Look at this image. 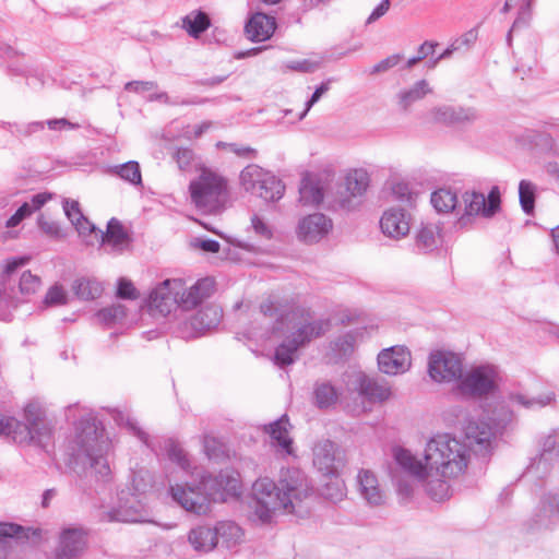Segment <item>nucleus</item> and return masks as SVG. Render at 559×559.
Returning a JSON list of instances; mask_svg holds the SVG:
<instances>
[{"instance_id": "nucleus-1", "label": "nucleus", "mask_w": 559, "mask_h": 559, "mask_svg": "<svg viewBox=\"0 0 559 559\" xmlns=\"http://www.w3.org/2000/svg\"><path fill=\"white\" fill-rule=\"evenodd\" d=\"M471 447L450 433L431 437L425 447V464L408 450L396 449V463L409 474L427 495L436 501H444L451 496L449 480L461 476L467 468Z\"/></svg>"}, {"instance_id": "nucleus-2", "label": "nucleus", "mask_w": 559, "mask_h": 559, "mask_svg": "<svg viewBox=\"0 0 559 559\" xmlns=\"http://www.w3.org/2000/svg\"><path fill=\"white\" fill-rule=\"evenodd\" d=\"M312 495L310 479L296 467L282 469L277 484L269 477L259 478L252 485L250 519L269 524L280 512L305 516Z\"/></svg>"}, {"instance_id": "nucleus-3", "label": "nucleus", "mask_w": 559, "mask_h": 559, "mask_svg": "<svg viewBox=\"0 0 559 559\" xmlns=\"http://www.w3.org/2000/svg\"><path fill=\"white\" fill-rule=\"evenodd\" d=\"M260 309L265 317L277 316L273 329L274 332H281L283 340L275 349L274 362L280 367L294 364L300 348L323 336L331 328L330 320L317 318L302 308L278 312L272 301H266Z\"/></svg>"}, {"instance_id": "nucleus-4", "label": "nucleus", "mask_w": 559, "mask_h": 559, "mask_svg": "<svg viewBox=\"0 0 559 559\" xmlns=\"http://www.w3.org/2000/svg\"><path fill=\"white\" fill-rule=\"evenodd\" d=\"M70 450L71 464L75 471L90 472L103 480L110 476L108 461L110 440L105 429L95 419L87 418L79 423Z\"/></svg>"}, {"instance_id": "nucleus-5", "label": "nucleus", "mask_w": 559, "mask_h": 559, "mask_svg": "<svg viewBox=\"0 0 559 559\" xmlns=\"http://www.w3.org/2000/svg\"><path fill=\"white\" fill-rule=\"evenodd\" d=\"M238 478L229 472H221L216 476H202L200 486L176 485L170 493L181 508L194 514H205L210 503L226 501L229 496L239 493Z\"/></svg>"}, {"instance_id": "nucleus-6", "label": "nucleus", "mask_w": 559, "mask_h": 559, "mask_svg": "<svg viewBox=\"0 0 559 559\" xmlns=\"http://www.w3.org/2000/svg\"><path fill=\"white\" fill-rule=\"evenodd\" d=\"M214 288V281L205 277L187 286L181 278L165 280L150 295L151 306L163 314H168L174 308L188 311L209 298Z\"/></svg>"}, {"instance_id": "nucleus-7", "label": "nucleus", "mask_w": 559, "mask_h": 559, "mask_svg": "<svg viewBox=\"0 0 559 559\" xmlns=\"http://www.w3.org/2000/svg\"><path fill=\"white\" fill-rule=\"evenodd\" d=\"M191 202L204 212L218 211L227 197V181L210 168H201L189 185Z\"/></svg>"}, {"instance_id": "nucleus-8", "label": "nucleus", "mask_w": 559, "mask_h": 559, "mask_svg": "<svg viewBox=\"0 0 559 559\" xmlns=\"http://www.w3.org/2000/svg\"><path fill=\"white\" fill-rule=\"evenodd\" d=\"M488 421L471 420L464 427L466 440L479 450H488L492 439L503 432L514 421V414L509 406L498 405L488 417Z\"/></svg>"}, {"instance_id": "nucleus-9", "label": "nucleus", "mask_w": 559, "mask_h": 559, "mask_svg": "<svg viewBox=\"0 0 559 559\" xmlns=\"http://www.w3.org/2000/svg\"><path fill=\"white\" fill-rule=\"evenodd\" d=\"M239 179L245 191L265 201H277L285 191V187L280 179L255 164L245 167Z\"/></svg>"}, {"instance_id": "nucleus-10", "label": "nucleus", "mask_w": 559, "mask_h": 559, "mask_svg": "<svg viewBox=\"0 0 559 559\" xmlns=\"http://www.w3.org/2000/svg\"><path fill=\"white\" fill-rule=\"evenodd\" d=\"M501 380L499 369L493 365H480L464 372L457 383L460 394L471 397H483L493 393Z\"/></svg>"}, {"instance_id": "nucleus-11", "label": "nucleus", "mask_w": 559, "mask_h": 559, "mask_svg": "<svg viewBox=\"0 0 559 559\" xmlns=\"http://www.w3.org/2000/svg\"><path fill=\"white\" fill-rule=\"evenodd\" d=\"M463 357L450 350H435L428 357V374L437 383H459L463 376Z\"/></svg>"}, {"instance_id": "nucleus-12", "label": "nucleus", "mask_w": 559, "mask_h": 559, "mask_svg": "<svg viewBox=\"0 0 559 559\" xmlns=\"http://www.w3.org/2000/svg\"><path fill=\"white\" fill-rule=\"evenodd\" d=\"M223 317L222 309L216 305H206L189 317H180L178 334L182 338H192L215 329Z\"/></svg>"}, {"instance_id": "nucleus-13", "label": "nucleus", "mask_w": 559, "mask_h": 559, "mask_svg": "<svg viewBox=\"0 0 559 559\" xmlns=\"http://www.w3.org/2000/svg\"><path fill=\"white\" fill-rule=\"evenodd\" d=\"M462 201L464 210L459 222L461 225H466L475 216L492 217L500 210V191L498 187H492L487 199L480 192H465Z\"/></svg>"}, {"instance_id": "nucleus-14", "label": "nucleus", "mask_w": 559, "mask_h": 559, "mask_svg": "<svg viewBox=\"0 0 559 559\" xmlns=\"http://www.w3.org/2000/svg\"><path fill=\"white\" fill-rule=\"evenodd\" d=\"M29 262L28 257H17L7 259L2 265L0 274V319L8 321L11 311L17 307L20 299L13 287H9L12 275L17 270L25 266Z\"/></svg>"}, {"instance_id": "nucleus-15", "label": "nucleus", "mask_w": 559, "mask_h": 559, "mask_svg": "<svg viewBox=\"0 0 559 559\" xmlns=\"http://www.w3.org/2000/svg\"><path fill=\"white\" fill-rule=\"evenodd\" d=\"M333 228L332 219L323 213H312L299 218L296 225L297 239L307 245L320 242Z\"/></svg>"}, {"instance_id": "nucleus-16", "label": "nucleus", "mask_w": 559, "mask_h": 559, "mask_svg": "<svg viewBox=\"0 0 559 559\" xmlns=\"http://www.w3.org/2000/svg\"><path fill=\"white\" fill-rule=\"evenodd\" d=\"M86 545L87 533L82 526H66L59 533L55 550L56 558L76 559L84 552Z\"/></svg>"}, {"instance_id": "nucleus-17", "label": "nucleus", "mask_w": 559, "mask_h": 559, "mask_svg": "<svg viewBox=\"0 0 559 559\" xmlns=\"http://www.w3.org/2000/svg\"><path fill=\"white\" fill-rule=\"evenodd\" d=\"M312 463L323 477L340 474L344 462L336 443L331 440H320L312 449Z\"/></svg>"}, {"instance_id": "nucleus-18", "label": "nucleus", "mask_w": 559, "mask_h": 559, "mask_svg": "<svg viewBox=\"0 0 559 559\" xmlns=\"http://www.w3.org/2000/svg\"><path fill=\"white\" fill-rule=\"evenodd\" d=\"M378 366L389 376L405 373L412 366L411 352L401 345L384 348L378 355Z\"/></svg>"}, {"instance_id": "nucleus-19", "label": "nucleus", "mask_w": 559, "mask_h": 559, "mask_svg": "<svg viewBox=\"0 0 559 559\" xmlns=\"http://www.w3.org/2000/svg\"><path fill=\"white\" fill-rule=\"evenodd\" d=\"M349 384L359 395L371 402H384L392 396L391 388L386 382L370 378L362 372L353 373Z\"/></svg>"}, {"instance_id": "nucleus-20", "label": "nucleus", "mask_w": 559, "mask_h": 559, "mask_svg": "<svg viewBox=\"0 0 559 559\" xmlns=\"http://www.w3.org/2000/svg\"><path fill=\"white\" fill-rule=\"evenodd\" d=\"M104 519L109 522H126L136 523L143 522L144 509L141 501L135 495H131L129 498H119V504L111 510L104 512Z\"/></svg>"}, {"instance_id": "nucleus-21", "label": "nucleus", "mask_w": 559, "mask_h": 559, "mask_svg": "<svg viewBox=\"0 0 559 559\" xmlns=\"http://www.w3.org/2000/svg\"><path fill=\"white\" fill-rule=\"evenodd\" d=\"M25 417L27 423L26 429L29 432V439L23 443H35L41 448H46L51 439L52 429L50 424L40 417L39 413L35 411V407L28 405L25 408Z\"/></svg>"}, {"instance_id": "nucleus-22", "label": "nucleus", "mask_w": 559, "mask_h": 559, "mask_svg": "<svg viewBox=\"0 0 559 559\" xmlns=\"http://www.w3.org/2000/svg\"><path fill=\"white\" fill-rule=\"evenodd\" d=\"M380 227L388 237L401 239L409 233V215L404 210L390 209L383 213Z\"/></svg>"}, {"instance_id": "nucleus-23", "label": "nucleus", "mask_w": 559, "mask_h": 559, "mask_svg": "<svg viewBox=\"0 0 559 559\" xmlns=\"http://www.w3.org/2000/svg\"><path fill=\"white\" fill-rule=\"evenodd\" d=\"M559 519V493L545 495L532 518L534 528H551Z\"/></svg>"}, {"instance_id": "nucleus-24", "label": "nucleus", "mask_w": 559, "mask_h": 559, "mask_svg": "<svg viewBox=\"0 0 559 559\" xmlns=\"http://www.w3.org/2000/svg\"><path fill=\"white\" fill-rule=\"evenodd\" d=\"M325 181L316 174H306L299 187V202L305 206H318L324 198Z\"/></svg>"}, {"instance_id": "nucleus-25", "label": "nucleus", "mask_w": 559, "mask_h": 559, "mask_svg": "<svg viewBox=\"0 0 559 559\" xmlns=\"http://www.w3.org/2000/svg\"><path fill=\"white\" fill-rule=\"evenodd\" d=\"M27 538L28 535L23 526L0 522V559H11L14 549Z\"/></svg>"}, {"instance_id": "nucleus-26", "label": "nucleus", "mask_w": 559, "mask_h": 559, "mask_svg": "<svg viewBox=\"0 0 559 559\" xmlns=\"http://www.w3.org/2000/svg\"><path fill=\"white\" fill-rule=\"evenodd\" d=\"M346 191L349 197L340 199V206L345 210H350L355 206L352 198H360L365 194L369 187V175L364 169H354L345 177Z\"/></svg>"}, {"instance_id": "nucleus-27", "label": "nucleus", "mask_w": 559, "mask_h": 559, "mask_svg": "<svg viewBox=\"0 0 559 559\" xmlns=\"http://www.w3.org/2000/svg\"><path fill=\"white\" fill-rule=\"evenodd\" d=\"M290 424L286 415L264 426V432L271 438V443L278 447L285 454H293V439L289 435Z\"/></svg>"}, {"instance_id": "nucleus-28", "label": "nucleus", "mask_w": 559, "mask_h": 559, "mask_svg": "<svg viewBox=\"0 0 559 559\" xmlns=\"http://www.w3.org/2000/svg\"><path fill=\"white\" fill-rule=\"evenodd\" d=\"M276 28L275 19L264 13H255L246 24V34L252 41L269 39Z\"/></svg>"}, {"instance_id": "nucleus-29", "label": "nucleus", "mask_w": 559, "mask_h": 559, "mask_svg": "<svg viewBox=\"0 0 559 559\" xmlns=\"http://www.w3.org/2000/svg\"><path fill=\"white\" fill-rule=\"evenodd\" d=\"M357 485L360 496L370 506H380L383 502V493L376 475L369 469H361L357 475Z\"/></svg>"}, {"instance_id": "nucleus-30", "label": "nucleus", "mask_w": 559, "mask_h": 559, "mask_svg": "<svg viewBox=\"0 0 559 559\" xmlns=\"http://www.w3.org/2000/svg\"><path fill=\"white\" fill-rule=\"evenodd\" d=\"M99 234L103 246L105 249L110 247V252H121L130 245V237L128 233L124 230L122 224L116 218H111L108 222L106 233L99 231Z\"/></svg>"}, {"instance_id": "nucleus-31", "label": "nucleus", "mask_w": 559, "mask_h": 559, "mask_svg": "<svg viewBox=\"0 0 559 559\" xmlns=\"http://www.w3.org/2000/svg\"><path fill=\"white\" fill-rule=\"evenodd\" d=\"M214 528L217 544L221 542L226 548H234L243 540V531L235 522L222 521Z\"/></svg>"}, {"instance_id": "nucleus-32", "label": "nucleus", "mask_w": 559, "mask_h": 559, "mask_svg": "<svg viewBox=\"0 0 559 559\" xmlns=\"http://www.w3.org/2000/svg\"><path fill=\"white\" fill-rule=\"evenodd\" d=\"M188 540L195 551H211L217 545L215 528L210 526L194 527L189 532Z\"/></svg>"}, {"instance_id": "nucleus-33", "label": "nucleus", "mask_w": 559, "mask_h": 559, "mask_svg": "<svg viewBox=\"0 0 559 559\" xmlns=\"http://www.w3.org/2000/svg\"><path fill=\"white\" fill-rule=\"evenodd\" d=\"M0 435L10 437L14 442L21 444L31 438L25 423L3 414H0Z\"/></svg>"}, {"instance_id": "nucleus-34", "label": "nucleus", "mask_w": 559, "mask_h": 559, "mask_svg": "<svg viewBox=\"0 0 559 559\" xmlns=\"http://www.w3.org/2000/svg\"><path fill=\"white\" fill-rule=\"evenodd\" d=\"M432 88L426 80L416 82L409 88H405L399 92L397 100L399 105L403 109H408L414 103L423 99L426 95L430 94Z\"/></svg>"}, {"instance_id": "nucleus-35", "label": "nucleus", "mask_w": 559, "mask_h": 559, "mask_svg": "<svg viewBox=\"0 0 559 559\" xmlns=\"http://www.w3.org/2000/svg\"><path fill=\"white\" fill-rule=\"evenodd\" d=\"M440 240L439 228L429 224L423 226L416 234L415 246L423 253L431 252L437 249Z\"/></svg>"}, {"instance_id": "nucleus-36", "label": "nucleus", "mask_w": 559, "mask_h": 559, "mask_svg": "<svg viewBox=\"0 0 559 559\" xmlns=\"http://www.w3.org/2000/svg\"><path fill=\"white\" fill-rule=\"evenodd\" d=\"M210 24L207 14L202 11H192L182 19V28L194 38L205 32Z\"/></svg>"}, {"instance_id": "nucleus-37", "label": "nucleus", "mask_w": 559, "mask_h": 559, "mask_svg": "<svg viewBox=\"0 0 559 559\" xmlns=\"http://www.w3.org/2000/svg\"><path fill=\"white\" fill-rule=\"evenodd\" d=\"M325 478L320 489L321 495L334 503L342 501L346 497V486L340 474L325 476Z\"/></svg>"}, {"instance_id": "nucleus-38", "label": "nucleus", "mask_w": 559, "mask_h": 559, "mask_svg": "<svg viewBox=\"0 0 559 559\" xmlns=\"http://www.w3.org/2000/svg\"><path fill=\"white\" fill-rule=\"evenodd\" d=\"M511 403L520 405L526 409H539L549 405L554 401V393L547 392L538 396H528L522 393H512L509 396Z\"/></svg>"}, {"instance_id": "nucleus-39", "label": "nucleus", "mask_w": 559, "mask_h": 559, "mask_svg": "<svg viewBox=\"0 0 559 559\" xmlns=\"http://www.w3.org/2000/svg\"><path fill=\"white\" fill-rule=\"evenodd\" d=\"M74 294L83 300L98 298L103 293V286L99 282L92 278H78L72 284Z\"/></svg>"}, {"instance_id": "nucleus-40", "label": "nucleus", "mask_w": 559, "mask_h": 559, "mask_svg": "<svg viewBox=\"0 0 559 559\" xmlns=\"http://www.w3.org/2000/svg\"><path fill=\"white\" fill-rule=\"evenodd\" d=\"M431 204L440 213H450L457 206L456 193L450 189H439L431 194Z\"/></svg>"}, {"instance_id": "nucleus-41", "label": "nucleus", "mask_w": 559, "mask_h": 559, "mask_svg": "<svg viewBox=\"0 0 559 559\" xmlns=\"http://www.w3.org/2000/svg\"><path fill=\"white\" fill-rule=\"evenodd\" d=\"M536 187L528 180H521L519 185V199L523 212L532 215L535 209Z\"/></svg>"}, {"instance_id": "nucleus-42", "label": "nucleus", "mask_w": 559, "mask_h": 559, "mask_svg": "<svg viewBox=\"0 0 559 559\" xmlns=\"http://www.w3.org/2000/svg\"><path fill=\"white\" fill-rule=\"evenodd\" d=\"M337 396L335 388L328 382L318 383L314 388L316 404L320 408H328L335 404Z\"/></svg>"}, {"instance_id": "nucleus-43", "label": "nucleus", "mask_w": 559, "mask_h": 559, "mask_svg": "<svg viewBox=\"0 0 559 559\" xmlns=\"http://www.w3.org/2000/svg\"><path fill=\"white\" fill-rule=\"evenodd\" d=\"M166 451L171 462L176 463L185 472H189L191 467L190 459L179 443L168 440L166 442Z\"/></svg>"}, {"instance_id": "nucleus-44", "label": "nucleus", "mask_w": 559, "mask_h": 559, "mask_svg": "<svg viewBox=\"0 0 559 559\" xmlns=\"http://www.w3.org/2000/svg\"><path fill=\"white\" fill-rule=\"evenodd\" d=\"M539 445V463L543 461H549L552 457L558 456L559 452L557 451V436L556 432L552 431L544 437H542L538 441Z\"/></svg>"}, {"instance_id": "nucleus-45", "label": "nucleus", "mask_w": 559, "mask_h": 559, "mask_svg": "<svg viewBox=\"0 0 559 559\" xmlns=\"http://www.w3.org/2000/svg\"><path fill=\"white\" fill-rule=\"evenodd\" d=\"M116 174L132 185H141L142 176L136 162H128L116 167Z\"/></svg>"}, {"instance_id": "nucleus-46", "label": "nucleus", "mask_w": 559, "mask_h": 559, "mask_svg": "<svg viewBox=\"0 0 559 559\" xmlns=\"http://www.w3.org/2000/svg\"><path fill=\"white\" fill-rule=\"evenodd\" d=\"M126 317V308L120 304L104 308L97 312V318L106 325L120 322Z\"/></svg>"}, {"instance_id": "nucleus-47", "label": "nucleus", "mask_w": 559, "mask_h": 559, "mask_svg": "<svg viewBox=\"0 0 559 559\" xmlns=\"http://www.w3.org/2000/svg\"><path fill=\"white\" fill-rule=\"evenodd\" d=\"M250 222V229L254 233L255 236L264 240H270L273 238V227L264 217L254 213L252 214Z\"/></svg>"}, {"instance_id": "nucleus-48", "label": "nucleus", "mask_w": 559, "mask_h": 559, "mask_svg": "<svg viewBox=\"0 0 559 559\" xmlns=\"http://www.w3.org/2000/svg\"><path fill=\"white\" fill-rule=\"evenodd\" d=\"M41 285L39 276L32 274L31 271L22 273L19 282V290L22 295L28 296L35 294Z\"/></svg>"}, {"instance_id": "nucleus-49", "label": "nucleus", "mask_w": 559, "mask_h": 559, "mask_svg": "<svg viewBox=\"0 0 559 559\" xmlns=\"http://www.w3.org/2000/svg\"><path fill=\"white\" fill-rule=\"evenodd\" d=\"M173 158L176 160L181 171L191 170L195 162V156L192 150L187 147H179L173 154Z\"/></svg>"}, {"instance_id": "nucleus-50", "label": "nucleus", "mask_w": 559, "mask_h": 559, "mask_svg": "<svg viewBox=\"0 0 559 559\" xmlns=\"http://www.w3.org/2000/svg\"><path fill=\"white\" fill-rule=\"evenodd\" d=\"M531 5H532V0H522V4L518 11V16H516L515 21L513 22V25L507 36V40L509 44L511 43L512 32L528 23V21L531 19Z\"/></svg>"}, {"instance_id": "nucleus-51", "label": "nucleus", "mask_w": 559, "mask_h": 559, "mask_svg": "<svg viewBox=\"0 0 559 559\" xmlns=\"http://www.w3.org/2000/svg\"><path fill=\"white\" fill-rule=\"evenodd\" d=\"M390 190L396 201L408 204L413 202L414 193L407 182L393 181L391 183Z\"/></svg>"}, {"instance_id": "nucleus-52", "label": "nucleus", "mask_w": 559, "mask_h": 559, "mask_svg": "<svg viewBox=\"0 0 559 559\" xmlns=\"http://www.w3.org/2000/svg\"><path fill=\"white\" fill-rule=\"evenodd\" d=\"M453 106H440L432 108L428 112V118L432 122L444 123V124H453Z\"/></svg>"}, {"instance_id": "nucleus-53", "label": "nucleus", "mask_w": 559, "mask_h": 559, "mask_svg": "<svg viewBox=\"0 0 559 559\" xmlns=\"http://www.w3.org/2000/svg\"><path fill=\"white\" fill-rule=\"evenodd\" d=\"M114 418L119 425H126L127 427H129V429L132 430L139 437V439L142 440L146 445H151L148 443L147 435L143 430H141L140 427H138L136 423L132 418H130L129 415L120 411H117L114 415Z\"/></svg>"}, {"instance_id": "nucleus-54", "label": "nucleus", "mask_w": 559, "mask_h": 559, "mask_svg": "<svg viewBox=\"0 0 559 559\" xmlns=\"http://www.w3.org/2000/svg\"><path fill=\"white\" fill-rule=\"evenodd\" d=\"M43 304L46 307L64 305L67 304V294L61 286L55 285L48 289Z\"/></svg>"}, {"instance_id": "nucleus-55", "label": "nucleus", "mask_w": 559, "mask_h": 559, "mask_svg": "<svg viewBox=\"0 0 559 559\" xmlns=\"http://www.w3.org/2000/svg\"><path fill=\"white\" fill-rule=\"evenodd\" d=\"M357 332H348L335 341L336 349L343 355H347L354 350L357 342Z\"/></svg>"}, {"instance_id": "nucleus-56", "label": "nucleus", "mask_w": 559, "mask_h": 559, "mask_svg": "<svg viewBox=\"0 0 559 559\" xmlns=\"http://www.w3.org/2000/svg\"><path fill=\"white\" fill-rule=\"evenodd\" d=\"M478 118L474 108L454 107L453 124L473 122Z\"/></svg>"}, {"instance_id": "nucleus-57", "label": "nucleus", "mask_w": 559, "mask_h": 559, "mask_svg": "<svg viewBox=\"0 0 559 559\" xmlns=\"http://www.w3.org/2000/svg\"><path fill=\"white\" fill-rule=\"evenodd\" d=\"M117 296L121 299L134 300L139 297V293L129 280L120 278L118 282Z\"/></svg>"}, {"instance_id": "nucleus-58", "label": "nucleus", "mask_w": 559, "mask_h": 559, "mask_svg": "<svg viewBox=\"0 0 559 559\" xmlns=\"http://www.w3.org/2000/svg\"><path fill=\"white\" fill-rule=\"evenodd\" d=\"M157 88V84L153 81H131L126 83L124 90L129 92H134L138 94H143L146 92H152Z\"/></svg>"}, {"instance_id": "nucleus-59", "label": "nucleus", "mask_w": 559, "mask_h": 559, "mask_svg": "<svg viewBox=\"0 0 559 559\" xmlns=\"http://www.w3.org/2000/svg\"><path fill=\"white\" fill-rule=\"evenodd\" d=\"M73 225L78 233L83 237H88L92 236L93 234L95 235V238H98L100 236V230H97L95 225L92 224L85 216H83Z\"/></svg>"}, {"instance_id": "nucleus-60", "label": "nucleus", "mask_w": 559, "mask_h": 559, "mask_svg": "<svg viewBox=\"0 0 559 559\" xmlns=\"http://www.w3.org/2000/svg\"><path fill=\"white\" fill-rule=\"evenodd\" d=\"M402 57L400 55H392L388 58L381 60L377 64L373 66L371 70V74H377L381 72H386L388 70L392 69L393 67L397 66V63L401 61Z\"/></svg>"}, {"instance_id": "nucleus-61", "label": "nucleus", "mask_w": 559, "mask_h": 559, "mask_svg": "<svg viewBox=\"0 0 559 559\" xmlns=\"http://www.w3.org/2000/svg\"><path fill=\"white\" fill-rule=\"evenodd\" d=\"M63 210L67 217L71 221L72 224H75L79 219H81L84 216L76 201L64 200Z\"/></svg>"}, {"instance_id": "nucleus-62", "label": "nucleus", "mask_w": 559, "mask_h": 559, "mask_svg": "<svg viewBox=\"0 0 559 559\" xmlns=\"http://www.w3.org/2000/svg\"><path fill=\"white\" fill-rule=\"evenodd\" d=\"M329 91V83H322L319 87H317V90L314 91V93L312 94V96L310 97V99L306 103V107L305 109L300 112L299 117H298V120H302L307 112L310 110V108L321 98V96L326 93Z\"/></svg>"}, {"instance_id": "nucleus-63", "label": "nucleus", "mask_w": 559, "mask_h": 559, "mask_svg": "<svg viewBox=\"0 0 559 559\" xmlns=\"http://www.w3.org/2000/svg\"><path fill=\"white\" fill-rule=\"evenodd\" d=\"M39 228L48 236L58 238L61 236V229L57 222L47 221L44 216L38 218Z\"/></svg>"}, {"instance_id": "nucleus-64", "label": "nucleus", "mask_w": 559, "mask_h": 559, "mask_svg": "<svg viewBox=\"0 0 559 559\" xmlns=\"http://www.w3.org/2000/svg\"><path fill=\"white\" fill-rule=\"evenodd\" d=\"M47 126L50 130H72L78 129L80 127L78 123H73L67 120L66 118L48 120Z\"/></svg>"}]
</instances>
